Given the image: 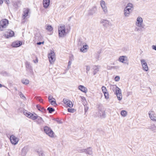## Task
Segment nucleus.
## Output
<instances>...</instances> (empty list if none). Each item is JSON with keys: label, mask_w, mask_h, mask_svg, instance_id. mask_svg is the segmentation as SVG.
I'll return each instance as SVG.
<instances>
[{"label": "nucleus", "mask_w": 156, "mask_h": 156, "mask_svg": "<svg viewBox=\"0 0 156 156\" xmlns=\"http://www.w3.org/2000/svg\"><path fill=\"white\" fill-rule=\"evenodd\" d=\"M9 21L5 19L2 20L0 21V30L3 31L8 26Z\"/></svg>", "instance_id": "3"}, {"label": "nucleus", "mask_w": 156, "mask_h": 156, "mask_svg": "<svg viewBox=\"0 0 156 156\" xmlns=\"http://www.w3.org/2000/svg\"><path fill=\"white\" fill-rule=\"evenodd\" d=\"M139 30V29L137 28H136L135 29V30H136V31H138Z\"/></svg>", "instance_id": "59"}, {"label": "nucleus", "mask_w": 156, "mask_h": 156, "mask_svg": "<svg viewBox=\"0 0 156 156\" xmlns=\"http://www.w3.org/2000/svg\"><path fill=\"white\" fill-rule=\"evenodd\" d=\"M36 107L39 111L42 112H45L46 111V110L44 107H41V105H37Z\"/></svg>", "instance_id": "30"}, {"label": "nucleus", "mask_w": 156, "mask_h": 156, "mask_svg": "<svg viewBox=\"0 0 156 156\" xmlns=\"http://www.w3.org/2000/svg\"><path fill=\"white\" fill-rule=\"evenodd\" d=\"M86 149H83L80 150H79L78 151L80 153H83L85 152Z\"/></svg>", "instance_id": "49"}, {"label": "nucleus", "mask_w": 156, "mask_h": 156, "mask_svg": "<svg viewBox=\"0 0 156 156\" xmlns=\"http://www.w3.org/2000/svg\"><path fill=\"white\" fill-rule=\"evenodd\" d=\"M101 23L104 26L107 27L109 26L112 25L111 23L106 20H102L101 21Z\"/></svg>", "instance_id": "15"}, {"label": "nucleus", "mask_w": 156, "mask_h": 156, "mask_svg": "<svg viewBox=\"0 0 156 156\" xmlns=\"http://www.w3.org/2000/svg\"><path fill=\"white\" fill-rule=\"evenodd\" d=\"M88 107H87V106L85 107V109H84L85 112H87V111H88Z\"/></svg>", "instance_id": "52"}, {"label": "nucleus", "mask_w": 156, "mask_h": 156, "mask_svg": "<svg viewBox=\"0 0 156 156\" xmlns=\"http://www.w3.org/2000/svg\"><path fill=\"white\" fill-rule=\"evenodd\" d=\"M2 87V85L1 84H0V87Z\"/></svg>", "instance_id": "62"}, {"label": "nucleus", "mask_w": 156, "mask_h": 156, "mask_svg": "<svg viewBox=\"0 0 156 156\" xmlns=\"http://www.w3.org/2000/svg\"><path fill=\"white\" fill-rule=\"evenodd\" d=\"M133 4L131 3H128L126 7L125 8L126 9H130V10L131 11H132V9L133 8Z\"/></svg>", "instance_id": "32"}, {"label": "nucleus", "mask_w": 156, "mask_h": 156, "mask_svg": "<svg viewBox=\"0 0 156 156\" xmlns=\"http://www.w3.org/2000/svg\"><path fill=\"white\" fill-rule=\"evenodd\" d=\"M98 116L101 118H105V113L104 110L99 109L98 113Z\"/></svg>", "instance_id": "14"}, {"label": "nucleus", "mask_w": 156, "mask_h": 156, "mask_svg": "<svg viewBox=\"0 0 156 156\" xmlns=\"http://www.w3.org/2000/svg\"><path fill=\"white\" fill-rule=\"evenodd\" d=\"M143 20L142 18L140 16L137 17L136 19V25L138 27L143 28Z\"/></svg>", "instance_id": "8"}, {"label": "nucleus", "mask_w": 156, "mask_h": 156, "mask_svg": "<svg viewBox=\"0 0 156 156\" xmlns=\"http://www.w3.org/2000/svg\"><path fill=\"white\" fill-rule=\"evenodd\" d=\"M30 9H29L25 8L23 9V14L22 16L23 19H25L28 16Z\"/></svg>", "instance_id": "16"}, {"label": "nucleus", "mask_w": 156, "mask_h": 156, "mask_svg": "<svg viewBox=\"0 0 156 156\" xmlns=\"http://www.w3.org/2000/svg\"><path fill=\"white\" fill-rule=\"evenodd\" d=\"M97 11L96 7L95 6H94L88 11V14L89 15H93L96 13Z\"/></svg>", "instance_id": "18"}, {"label": "nucleus", "mask_w": 156, "mask_h": 156, "mask_svg": "<svg viewBox=\"0 0 156 156\" xmlns=\"http://www.w3.org/2000/svg\"><path fill=\"white\" fill-rule=\"evenodd\" d=\"M130 9H129L124 8L123 10L124 15L125 17H129L130 15V13L131 12Z\"/></svg>", "instance_id": "20"}, {"label": "nucleus", "mask_w": 156, "mask_h": 156, "mask_svg": "<svg viewBox=\"0 0 156 156\" xmlns=\"http://www.w3.org/2000/svg\"><path fill=\"white\" fill-rule=\"evenodd\" d=\"M21 81L23 84L26 85L28 84L29 82V80H28L26 79H22Z\"/></svg>", "instance_id": "33"}, {"label": "nucleus", "mask_w": 156, "mask_h": 156, "mask_svg": "<svg viewBox=\"0 0 156 156\" xmlns=\"http://www.w3.org/2000/svg\"><path fill=\"white\" fill-rule=\"evenodd\" d=\"M115 94H116L117 98L120 101L122 98V96L121 93V90L117 86H115Z\"/></svg>", "instance_id": "4"}, {"label": "nucleus", "mask_w": 156, "mask_h": 156, "mask_svg": "<svg viewBox=\"0 0 156 156\" xmlns=\"http://www.w3.org/2000/svg\"><path fill=\"white\" fill-rule=\"evenodd\" d=\"M35 98L40 102L42 103L43 102V100L40 97H36Z\"/></svg>", "instance_id": "41"}, {"label": "nucleus", "mask_w": 156, "mask_h": 156, "mask_svg": "<svg viewBox=\"0 0 156 156\" xmlns=\"http://www.w3.org/2000/svg\"><path fill=\"white\" fill-rule=\"evenodd\" d=\"M80 97H81V98L83 99V98H84V97H83V96H80Z\"/></svg>", "instance_id": "60"}, {"label": "nucleus", "mask_w": 156, "mask_h": 156, "mask_svg": "<svg viewBox=\"0 0 156 156\" xmlns=\"http://www.w3.org/2000/svg\"><path fill=\"white\" fill-rule=\"evenodd\" d=\"M120 79V77L119 76H117L115 78V80L116 81H118Z\"/></svg>", "instance_id": "48"}, {"label": "nucleus", "mask_w": 156, "mask_h": 156, "mask_svg": "<svg viewBox=\"0 0 156 156\" xmlns=\"http://www.w3.org/2000/svg\"><path fill=\"white\" fill-rule=\"evenodd\" d=\"M118 60L120 62H122L123 64L128 65L129 61L128 59V57L126 55L120 56Z\"/></svg>", "instance_id": "5"}, {"label": "nucleus", "mask_w": 156, "mask_h": 156, "mask_svg": "<svg viewBox=\"0 0 156 156\" xmlns=\"http://www.w3.org/2000/svg\"><path fill=\"white\" fill-rule=\"evenodd\" d=\"M25 65L27 71H29L30 73H32L33 72V69L30 63L28 62H26Z\"/></svg>", "instance_id": "19"}, {"label": "nucleus", "mask_w": 156, "mask_h": 156, "mask_svg": "<svg viewBox=\"0 0 156 156\" xmlns=\"http://www.w3.org/2000/svg\"><path fill=\"white\" fill-rule=\"evenodd\" d=\"M78 89L81 91L86 93L87 91V89L83 85H80L78 87Z\"/></svg>", "instance_id": "28"}, {"label": "nucleus", "mask_w": 156, "mask_h": 156, "mask_svg": "<svg viewBox=\"0 0 156 156\" xmlns=\"http://www.w3.org/2000/svg\"><path fill=\"white\" fill-rule=\"evenodd\" d=\"M29 150V147L28 146H25L21 150V155L22 156H26Z\"/></svg>", "instance_id": "17"}, {"label": "nucleus", "mask_w": 156, "mask_h": 156, "mask_svg": "<svg viewBox=\"0 0 156 156\" xmlns=\"http://www.w3.org/2000/svg\"><path fill=\"white\" fill-rule=\"evenodd\" d=\"M10 140L12 144L14 145L16 144L19 141L18 138L13 135L10 136Z\"/></svg>", "instance_id": "12"}, {"label": "nucleus", "mask_w": 156, "mask_h": 156, "mask_svg": "<svg viewBox=\"0 0 156 156\" xmlns=\"http://www.w3.org/2000/svg\"><path fill=\"white\" fill-rule=\"evenodd\" d=\"M52 98H54L53 97V96L52 95H50L49 96H48V100L49 101L51 100V99H52Z\"/></svg>", "instance_id": "50"}, {"label": "nucleus", "mask_w": 156, "mask_h": 156, "mask_svg": "<svg viewBox=\"0 0 156 156\" xmlns=\"http://www.w3.org/2000/svg\"><path fill=\"white\" fill-rule=\"evenodd\" d=\"M105 98L106 99H108L109 98V94L108 92L104 93Z\"/></svg>", "instance_id": "42"}, {"label": "nucleus", "mask_w": 156, "mask_h": 156, "mask_svg": "<svg viewBox=\"0 0 156 156\" xmlns=\"http://www.w3.org/2000/svg\"><path fill=\"white\" fill-rule=\"evenodd\" d=\"M19 94L21 98L24 100H26V97L24 96L23 94L21 92H19Z\"/></svg>", "instance_id": "40"}, {"label": "nucleus", "mask_w": 156, "mask_h": 156, "mask_svg": "<svg viewBox=\"0 0 156 156\" xmlns=\"http://www.w3.org/2000/svg\"><path fill=\"white\" fill-rule=\"evenodd\" d=\"M49 102L51 103L52 105H56V103L55 101V99L54 98H52V101H49Z\"/></svg>", "instance_id": "37"}, {"label": "nucleus", "mask_w": 156, "mask_h": 156, "mask_svg": "<svg viewBox=\"0 0 156 156\" xmlns=\"http://www.w3.org/2000/svg\"><path fill=\"white\" fill-rule=\"evenodd\" d=\"M148 114L151 120L156 122V114L152 110H150Z\"/></svg>", "instance_id": "9"}, {"label": "nucleus", "mask_w": 156, "mask_h": 156, "mask_svg": "<svg viewBox=\"0 0 156 156\" xmlns=\"http://www.w3.org/2000/svg\"><path fill=\"white\" fill-rule=\"evenodd\" d=\"M22 42L21 41H16L13 42L12 43V46L14 47H18L21 46Z\"/></svg>", "instance_id": "21"}, {"label": "nucleus", "mask_w": 156, "mask_h": 156, "mask_svg": "<svg viewBox=\"0 0 156 156\" xmlns=\"http://www.w3.org/2000/svg\"><path fill=\"white\" fill-rule=\"evenodd\" d=\"M46 29L49 31H52L53 29L52 27L50 25L47 26L46 27Z\"/></svg>", "instance_id": "36"}, {"label": "nucleus", "mask_w": 156, "mask_h": 156, "mask_svg": "<svg viewBox=\"0 0 156 156\" xmlns=\"http://www.w3.org/2000/svg\"><path fill=\"white\" fill-rule=\"evenodd\" d=\"M38 59L37 58L36 59V60L35 61L34 60V62L35 63H37L38 62Z\"/></svg>", "instance_id": "57"}, {"label": "nucleus", "mask_w": 156, "mask_h": 156, "mask_svg": "<svg viewBox=\"0 0 156 156\" xmlns=\"http://www.w3.org/2000/svg\"><path fill=\"white\" fill-rule=\"evenodd\" d=\"M71 64V62L70 61H69L68 62V66H70Z\"/></svg>", "instance_id": "56"}, {"label": "nucleus", "mask_w": 156, "mask_h": 156, "mask_svg": "<svg viewBox=\"0 0 156 156\" xmlns=\"http://www.w3.org/2000/svg\"><path fill=\"white\" fill-rule=\"evenodd\" d=\"M148 129L151 130L154 133H156V126L154 124H151L148 126Z\"/></svg>", "instance_id": "24"}, {"label": "nucleus", "mask_w": 156, "mask_h": 156, "mask_svg": "<svg viewBox=\"0 0 156 156\" xmlns=\"http://www.w3.org/2000/svg\"><path fill=\"white\" fill-rule=\"evenodd\" d=\"M74 109L72 108H69L68 109V111L69 112L73 113L74 112Z\"/></svg>", "instance_id": "46"}, {"label": "nucleus", "mask_w": 156, "mask_h": 156, "mask_svg": "<svg viewBox=\"0 0 156 156\" xmlns=\"http://www.w3.org/2000/svg\"><path fill=\"white\" fill-rule=\"evenodd\" d=\"M36 122L37 124L39 125H42L44 124V121L41 117L39 116L37 119L36 120Z\"/></svg>", "instance_id": "22"}, {"label": "nucleus", "mask_w": 156, "mask_h": 156, "mask_svg": "<svg viewBox=\"0 0 156 156\" xmlns=\"http://www.w3.org/2000/svg\"><path fill=\"white\" fill-rule=\"evenodd\" d=\"M100 5L102 9L106 7L105 5V2L103 0L100 1Z\"/></svg>", "instance_id": "34"}, {"label": "nucleus", "mask_w": 156, "mask_h": 156, "mask_svg": "<svg viewBox=\"0 0 156 156\" xmlns=\"http://www.w3.org/2000/svg\"><path fill=\"white\" fill-rule=\"evenodd\" d=\"M100 66H94L93 67L94 71L93 72L94 75L96 74L99 71Z\"/></svg>", "instance_id": "29"}, {"label": "nucleus", "mask_w": 156, "mask_h": 156, "mask_svg": "<svg viewBox=\"0 0 156 156\" xmlns=\"http://www.w3.org/2000/svg\"><path fill=\"white\" fill-rule=\"evenodd\" d=\"M44 131L45 133L51 137H53L54 133L52 129L47 126H45L44 127Z\"/></svg>", "instance_id": "2"}, {"label": "nucleus", "mask_w": 156, "mask_h": 156, "mask_svg": "<svg viewBox=\"0 0 156 156\" xmlns=\"http://www.w3.org/2000/svg\"><path fill=\"white\" fill-rule=\"evenodd\" d=\"M5 2L6 3L7 5H8L9 3V0H5Z\"/></svg>", "instance_id": "54"}, {"label": "nucleus", "mask_w": 156, "mask_h": 156, "mask_svg": "<svg viewBox=\"0 0 156 156\" xmlns=\"http://www.w3.org/2000/svg\"><path fill=\"white\" fill-rule=\"evenodd\" d=\"M105 14H106L108 13V11L107 7L102 9Z\"/></svg>", "instance_id": "44"}, {"label": "nucleus", "mask_w": 156, "mask_h": 156, "mask_svg": "<svg viewBox=\"0 0 156 156\" xmlns=\"http://www.w3.org/2000/svg\"><path fill=\"white\" fill-rule=\"evenodd\" d=\"M121 114L122 116L125 117L127 115V112L125 110H122L121 112Z\"/></svg>", "instance_id": "35"}, {"label": "nucleus", "mask_w": 156, "mask_h": 156, "mask_svg": "<svg viewBox=\"0 0 156 156\" xmlns=\"http://www.w3.org/2000/svg\"><path fill=\"white\" fill-rule=\"evenodd\" d=\"M52 99H51V101H52Z\"/></svg>", "instance_id": "63"}, {"label": "nucleus", "mask_w": 156, "mask_h": 156, "mask_svg": "<svg viewBox=\"0 0 156 156\" xmlns=\"http://www.w3.org/2000/svg\"><path fill=\"white\" fill-rule=\"evenodd\" d=\"M140 62L143 70L145 71H147L148 70V67L147 63L146 62L144 59H141L140 60Z\"/></svg>", "instance_id": "13"}, {"label": "nucleus", "mask_w": 156, "mask_h": 156, "mask_svg": "<svg viewBox=\"0 0 156 156\" xmlns=\"http://www.w3.org/2000/svg\"><path fill=\"white\" fill-rule=\"evenodd\" d=\"M14 89L16 90H17V88L16 87H14Z\"/></svg>", "instance_id": "61"}, {"label": "nucleus", "mask_w": 156, "mask_h": 156, "mask_svg": "<svg viewBox=\"0 0 156 156\" xmlns=\"http://www.w3.org/2000/svg\"><path fill=\"white\" fill-rule=\"evenodd\" d=\"M36 151L39 156H45L44 151L41 149L36 150Z\"/></svg>", "instance_id": "27"}, {"label": "nucleus", "mask_w": 156, "mask_h": 156, "mask_svg": "<svg viewBox=\"0 0 156 156\" xmlns=\"http://www.w3.org/2000/svg\"><path fill=\"white\" fill-rule=\"evenodd\" d=\"M88 47V46L86 44L83 45V46L80 49V51H81L85 52L87 51V50Z\"/></svg>", "instance_id": "26"}, {"label": "nucleus", "mask_w": 156, "mask_h": 156, "mask_svg": "<svg viewBox=\"0 0 156 156\" xmlns=\"http://www.w3.org/2000/svg\"><path fill=\"white\" fill-rule=\"evenodd\" d=\"M14 34L13 31L11 30H8L5 32L3 36L5 38H8L13 36Z\"/></svg>", "instance_id": "6"}, {"label": "nucleus", "mask_w": 156, "mask_h": 156, "mask_svg": "<svg viewBox=\"0 0 156 156\" xmlns=\"http://www.w3.org/2000/svg\"><path fill=\"white\" fill-rule=\"evenodd\" d=\"M3 74L4 75L6 76L8 75V73L6 72L5 71L4 72Z\"/></svg>", "instance_id": "55"}, {"label": "nucleus", "mask_w": 156, "mask_h": 156, "mask_svg": "<svg viewBox=\"0 0 156 156\" xmlns=\"http://www.w3.org/2000/svg\"><path fill=\"white\" fill-rule=\"evenodd\" d=\"M23 113L25 115L29 118H30L31 116L33 115V114L32 113L26 110L25 111L23 112Z\"/></svg>", "instance_id": "31"}, {"label": "nucleus", "mask_w": 156, "mask_h": 156, "mask_svg": "<svg viewBox=\"0 0 156 156\" xmlns=\"http://www.w3.org/2000/svg\"><path fill=\"white\" fill-rule=\"evenodd\" d=\"M55 54L53 51H51L50 54L48 55V58L49 61L51 64L53 63L55 60Z\"/></svg>", "instance_id": "7"}, {"label": "nucleus", "mask_w": 156, "mask_h": 156, "mask_svg": "<svg viewBox=\"0 0 156 156\" xmlns=\"http://www.w3.org/2000/svg\"><path fill=\"white\" fill-rule=\"evenodd\" d=\"M148 88L150 89V93H149L147 95V96H151L152 94V93H151V88L150 87H149Z\"/></svg>", "instance_id": "47"}, {"label": "nucleus", "mask_w": 156, "mask_h": 156, "mask_svg": "<svg viewBox=\"0 0 156 156\" xmlns=\"http://www.w3.org/2000/svg\"><path fill=\"white\" fill-rule=\"evenodd\" d=\"M50 0H43V4L44 8H47L49 5Z\"/></svg>", "instance_id": "23"}, {"label": "nucleus", "mask_w": 156, "mask_h": 156, "mask_svg": "<svg viewBox=\"0 0 156 156\" xmlns=\"http://www.w3.org/2000/svg\"><path fill=\"white\" fill-rule=\"evenodd\" d=\"M85 153L87 154L93 156V151L91 148L90 147L86 149Z\"/></svg>", "instance_id": "25"}, {"label": "nucleus", "mask_w": 156, "mask_h": 156, "mask_svg": "<svg viewBox=\"0 0 156 156\" xmlns=\"http://www.w3.org/2000/svg\"><path fill=\"white\" fill-rule=\"evenodd\" d=\"M152 48L153 49L156 51V45H152Z\"/></svg>", "instance_id": "51"}, {"label": "nucleus", "mask_w": 156, "mask_h": 156, "mask_svg": "<svg viewBox=\"0 0 156 156\" xmlns=\"http://www.w3.org/2000/svg\"><path fill=\"white\" fill-rule=\"evenodd\" d=\"M3 0H0V5H2L3 3Z\"/></svg>", "instance_id": "58"}, {"label": "nucleus", "mask_w": 156, "mask_h": 156, "mask_svg": "<svg viewBox=\"0 0 156 156\" xmlns=\"http://www.w3.org/2000/svg\"><path fill=\"white\" fill-rule=\"evenodd\" d=\"M86 73H87L90 69V67L89 66H86Z\"/></svg>", "instance_id": "45"}, {"label": "nucleus", "mask_w": 156, "mask_h": 156, "mask_svg": "<svg viewBox=\"0 0 156 156\" xmlns=\"http://www.w3.org/2000/svg\"><path fill=\"white\" fill-rule=\"evenodd\" d=\"M63 102L66 105V107L71 108L73 107V104L72 102L67 98H64Z\"/></svg>", "instance_id": "11"}, {"label": "nucleus", "mask_w": 156, "mask_h": 156, "mask_svg": "<svg viewBox=\"0 0 156 156\" xmlns=\"http://www.w3.org/2000/svg\"><path fill=\"white\" fill-rule=\"evenodd\" d=\"M39 116H34V115L33 114V115L31 116V118L30 119H31L33 120H35V119H37L38 118V117Z\"/></svg>", "instance_id": "43"}, {"label": "nucleus", "mask_w": 156, "mask_h": 156, "mask_svg": "<svg viewBox=\"0 0 156 156\" xmlns=\"http://www.w3.org/2000/svg\"><path fill=\"white\" fill-rule=\"evenodd\" d=\"M12 5L14 8L18 9L21 4L20 0H11Z\"/></svg>", "instance_id": "10"}, {"label": "nucleus", "mask_w": 156, "mask_h": 156, "mask_svg": "<svg viewBox=\"0 0 156 156\" xmlns=\"http://www.w3.org/2000/svg\"><path fill=\"white\" fill-rule=\"evenodd\" d=\"M44 43V41H43L42 42H39L37 43V45H41V44H43Z\"/></svg>", "instance_id": "53"}, {"label": "nucleus", "mask_w": 156, "mask_h": 156, "mask_svg": "<svg viewBox=\"0 0 156 156\" xmlns=\"http://www.w3.org/2000/svg\"><path fill=\"white\" fill-rule=\"evenodd\" d=\"M101 90L103 93L108 92L106 88L104 86H103L102 87Z\"/></svg>", "instance_id": "39"}, {"label": "nucleus", "mask_w": 156, "mask_h": 156, "mask_svg": "<svg viewBox=\"0 0 156 156\" xmlns=\"http://www.w3.org/2000/svg\"><path fill=\"white\" fill-rule=\"evenodd\" d=\"M58 37H63L67 34L66 27L64 25H61L59 26L58 28Z\"/></svg>", "instance_id": "1"}, {"label": "nucleus", "mask_w": 156, "mask_h": 156, "mask_svg": "<svg viewBox=\"0 0 156 156\" xmlns=\"http://www.w3.org/2000/svg\"><path fill=\"white\" fill-rule=\"evenodd\" d=\"M47 110L48 111V112L49 113H52L53 112L55 111V109L51 107H48L47 108Z\"/></svg>", "instance_id": "38"}]
</instances>
